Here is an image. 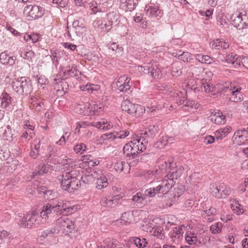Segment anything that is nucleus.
Masks as SVG:
<instances>
[{"instance_id": "nucleus-1", "label": "nucleus", "mask_w": 248, "mask_h": 248, "mask_svg": "<svg viewBox=\"0 0 248 248\" xmlns=\"http://www.w3.org/2000/svg\"><path fill=\"white\" fill-rule=\"evenodd\" d=\"M77 173L75 171H70L58 176V179L61 181V187L69 192H74L78 189L81 185L79 178L77 177Z\"/></svg>"}, {"instance_id": "nucleus-2", "label": "nucleus", "mask_w": 248, "mask_h": 248, "mask_svg": "<svg viewBox=\"0 0 248 248\" xmlns=\"http://www.w3.org/2000/svg\"><path fill=\"white\" fill-rule=\"evenodd\" d=\"M13 90L19 95L30 94L33 88L31 80L28 77H21L14 79L11 83Z\"/></svg>"}, {"instance_id": "nucleus-3", "label": "nucleus", "mask_w": 248, "mask_h": 248, "mask_svg": "<svg viewBox=\"0 0 248 248\" xmlns=\"http://www.w3.org/2000/svg\"><path fill=\"white\" fill-rule=\"evenodd\" d=\"M41 217L36 211H30L23 215L18 224L20 227L25 228L37 227L40 223Z\"/></svg>"}, {"instance_id": "nucleus-4", "label": "nucleus", "mask_w": 248, "mask_h": 248, "mask_svg": "<svg viewBox=\"0 0 248 248\" xmlns=\"http://www.w3.org/2000/svg\"><path fill=\"white\" fill-rule=\"evenodd\" d=\"M24 12L28 13V16L31 20L41 18L45 13L43 7L36 5H27L24 9Z\"/></svg>"}, {"instance_id": "nucleus-5", "label": "nucleus", "mask_w": 248, "mask_h": 248, "mask_svg": "<svg viewBox=\"0 0 248 248\" xmlns=\"http://www.w3.org/2000/svg\"><path fill=\"white\" fill-rule=\"evenodd\" d=\"M241 88L238 86L231 88L225 87L224 91L227 93V95L229 97V100L232 102L237 103L241 102L243 99V96L241 92Z\"/></svg>"}, {"instance_id": "nucleus-6", "label": "nucleus", "mask_w": 248, "mask_h": 248, "mask_svg": "<svg viewBox=\"0 0 248 248\" xmlns=\"http://www.w3.org/2000/svg\"><path fill=\"white\" fill-rule=\"evenodd\" d=\"M138 70L146 74H148L152 77L159 79L162 76V71L160 68L156 65H145L143 66H139Z\"/></svg>"}, {"instance_id": "nucleus-7", "label": "nucleus", "mask_w": 248, "mask_h": 248, "mask_svg": "<svg viewBox=\"0 0 248 248\" xmlns=\"http://www.w3.org/2000/svg\"><path fill=\"white\" fill-rule=\"evenodd\" d=\"M233 24L239 30L248 28V12L245 11L240 13L232 20Z\"/></svg>"}, {"instance_id": "nucleus-8", "label": "nucleus", "mask_w": 248, "mask_h": 248, "mask_svg": "<svg viewBox=\"0 0 248 248\" xmlns=\"http://www.w3.org/2000/svg\"><path fill=\"white\" fill-rule=\"evenodd\" d=\"M57 224L66 234L71 232L75 229L74 222L66 216L62 217L57 219Z\"/></svg>"}, {"instance_id": "nucleus-9", "label": "nucleus", "mask_w": 248, "mask_h": 248, "mask_svg": "<svg viewBox=\"0 0 248 248\" xmlns=\"http://www.w3.org/2000/svg\"><path fill=\"white\" fill-rule=\"evenodd\" d=\"M175 182L172 179L166 177L155 187L157 194H167L174 185ZM159 196V195H158Z\"/></svg>"}, {"instance_id": "nucleus-10", "label": "nucleus", "mask_w": 248, "mask_h": 248, "mask_svg": "<svg viewBox=\"0 0 248 248\" xmlns=\"http://www.w3.org/2000/svg\"><path fill=\"white\" fill-rule=\"evenodd\" d=\"M130 78L126 75L121 77L117 82L118 90L120 92L127 93H131L130 89L132 83L130 84Z\"/></svg>"}, {"instance_id": "nucleus-11", "label": "nucleus", "mask_w": 248, "mask_h": 248, "mask_svg": "<svg viewBox=\"0 0 248 248\" xmlns=\"http://www.w3.org/2000/svg\"><path fill=\"white\" fill-rule=\"evenodd\" d=\"M54 214H59L57 204L52 205L47 203L43 206L42 211L40 213V216L43 219H46L49 216H52V215Z\"/></svg>"}, {"instance_id": "nucleus-12", "label": "nucleus", "mask_w": 248, "mask_h": 248, "mask_svg": "<svg viewBox=\"0 0 248 248\" xmlns=\"http://www.w3.org/2000/svg\"><path fill=\"white\" fill-rule=\"evenodd\" d=\"M139 0H120V8L125 12L133 11L139 4Z\"/></svg>"}, {"instance_id": "nucleus-13", "label": "nucleus", "mask_w": 248, "mask_h": 248, "mask_svg": "<svg viewBox=\"0 0 248 248\" xmlns=\"http://www.w3.org/2000/svg\"><path fill=\"white\" fill-rule=\"evenodd\" d=\"M16 60V57L10 55L7 51H4L0 54V61L1 64L7 66H13Z\"/></svg>"}, {"instance_id": "nucleus-14", "label": "nucleus", "mask_w": 248, "mask_h": 248, "mask_svg": "<svg viewBox=\"0 0 248 248\" xmlns=\"http://www.w3.org/2000/svg\"><path fill=\"white\" fill-rule=\"evenodd\" d=\"M144 10L146 12L147 16L157 19H159L163 14V12L155 6L146 5Z\"/></svg>"}, {"instance_id": "nucleus-15", "label": "nucleus", "mask_w": 248, "mask_h": 248, "mask_svg": "<svg viewBox=\"0 0 248 248\" xmlns=\"http://www.w3.org/2000/svg\"><path fill=\"white\" fill-rule=\"evenodd\" d=\"M226 62L228 64H231L234 67L243 65L241 57L233 53L229 54L226 56Z\"/></svg>"}, {"instance_id": "nucleus-16", "label": "nucleus", "mask_w": 248, "mask_h": 248, "mask_svg": "<svg viewBox=\"0 0 248 248\" xmlns=\"http://www.w3.org/2000/svg\"><path fill=\"white\" fill-rule=\"evenodd\" d=\"M49 169L48 166H46L45 163L42 162L36 164V169L32 172L31 177L32 179H33L36 176L46 173L48 172Z\"/></svg>"}, {"instance_id": "nucleus-17", "label": "nucleus", "mask_w": 248, "mask_h": 248, "mask_svg": "<svg viewBox=\"0 0 248 248\" xmlns=\"http://www.w3.org/2000/svg\"><path fill=\"white\" fill-rule=\"evenodd\" d=\"M210 120L218 125L223 124L226 122L225 116L219 110L217 111H215V113L210 116Z\"/></svg>"}, {"instance_id": "nucleus-18", "label": "nucleus", "mask_w": 248, "mask_h": 248, "mask_svg": "<svg viewBox=\"0 0 248 248\" xmlns=\"http://www.w3.org/2000/svg\"><path fill=\"white\" fill-rule=\"evenodd\" d=\"M184 171V168L182 166L176 167L170 169L168 174L165 177L167 179H177L182 175Z\"/></svg>"}, {"instance_id": "nucleus-19", "label": "nucleus", "mask_w": 248, "mask_h": 248, "mask_svg": "<svg viewBox=\"0 0 248 248\" xmlns=\"http://www.w3.org/2000/svg\"><path fill=\"white\" fill-rule=\"evenodd\" d=\"M69 204L70 203L66 201H58L56 204L59 214L71 213L73 209L71 208Z\"/></svg>"}, {"instance_id": "nucleus-20", "label": "nucleus", "mask_w": 248, "mask_h": 248, "mask_svg": "<svg viewBox=\"0 0 248 248\" xmlns=\"http://www.w3.org/2000/svg\"><path fill=\"white\" fill-rule=\"evenodd\" d=\"M119 196H108L102 198L101 204L102 206L112 207L118 203Z\"/></svg>"}, {"instance_id": "nucleus-21", "label": "nucleus", "mask_w": 248, "mask_h": 248, "mask_svg": "<svg viewBox=\"0 0 248 248\" xmlns=\"http://www.w3.org/2000/svg\"><path fill=\"white\" fill-rule=\"evenodd\" d=\"M38 191L40 194H43L44 198L47 200H52L57 196V194L53 190H49L44 186L39 187Z\"/></svg>"}, {"instance_id": "nucleus-22", "label": "nucleus", "mask_w": 248, "mask_h": 248, "mask_svg": "<svg viewBox=\"0 0 248 248\" xmlns=\"http://www.w3.org/2000/svg\"><path fill=\"white\" fill-rule=\"evenodd\" d=\"M87 107V111L89 112L88 115H98V114L103 111V106L101 105H97L96 104H88L85 105L84 108Z\"/></svg>"}, {"instance_id": "nucleus-23", "label": "nucleus", "mask_w": 248, "mask_h": 248, "mask_svg": "<svg viewBox=\"0 0 248 248\" xmlns=\"http://www.w3.org/2000/svg\"><path fill=\"white\" fill-rule=\"evenodd\" d=\"M122 16L115 12L109 13L107 14V20L110 22L113 26H119Z\"/></svg>"}, {"instance_id": "nucleus-24", "label": "nucleus", "mask_w": 248, "mask_h": 248, "mask_svg": "<svg viewBox=\"0 0 248 248\" xmlns=\"http://www.w3.org/2000/svg\"><path fill=\"white\" fill-rule=\"evenodd\" d=\"M130 166L129 164L125 161H120L116 162L114 166V168L117 172H124L126 173L128 172Z\"/></svg>"}, {"instance_id": "nucleus-25", "label": "nucleus", "mask_w": 248, "mask_h": 248, "mask_svg": "<svg viewBox=\"0 0 248 248\" xmlns=\"http://www.w3.org/2000/svg\"><path fill=\"white\" fill-rule=\"evenodd\" d=\"M107 47L110 52L113 54L116 53L118 55L121 56L123 53V48L117 43L113 42L112 43L108 44Z\"/></svg>"}, {"instance_id": "nucleus-26", "label": "nucleus", "mask_w": 248, "mask_h": 248, "mask_svg": "<svg viewBox=\"0 0 248 248\" xmlns=\"http://www.w3.org/2000/svg\"><path fill=\"white\" fill-rule=\"evenodd\" d=\"M129 134L127 130L121 131L120 132H114L109 135H107L106 139L108 140H115V139H124Z\"/></svg>"}, {"instance_id": "nucleus-27", "label": "nucleus", "mask_w": 248, "mask_h": 248, "mask_svg": "<svg viewBox=\"0 0 248 248\" xmlns=\"http://www.w3.org/2000/svg\"><path fill=\"white\" fill-rule=\"evenodd\" d=\"M135 104L131 103L129 100H124L121 104V108L123 111L127 112L132 116Z\"/></svg>"}, {"instance_id": "nucleus-28", "label": "nucleus", "mask_w": 248, "mask_h": 248, "mask_svg": "<svg viewBox=\"0 0 248 248\" xmlns=\"http://www.w3.org/2000/svg\"><path fill=\"white\" fill-rule=\"evenodd\" d=\"M1 100V107L5 108L9 106L12 103V98L6 92H3L0 97Z\"/></svg>"}, {"instance_id": "nucleus-29", "label": "nucleus", "mask_w": 248, "mask_h": 248, "mask_svg": "<svg viewBox=\"0 0 248 248\" xmlns=\"http://www.w3.org/2000/svg\"><path fill=\"white\" fill-rule=\"evenodd\" d=\"M145 199V196L140 192H138L132 197V202L136 206L140 207L144 204V201Z\"/></svg>"}, {"instance_id": "nucleus-30", "label": "nucleus", "mask_w": 248, "mask_h": 248, "mask_svg": "<svg viewBox=\"0 0 248 248\" xmlns=\"http://www.w3.org/2000/svg\"><path fill=\"white\" fill-rule=\"evenodd\" d=\"M231 127L227 126L224 128H220L215 132L217 140H222L225 138L230 132Z\"/></svg>"}, {"instance_id": "nucleus-31", "label": "nucleus", "mask_w": 248, "mask_h": 248, "mask_svg": "<svg viewBox=\"0 0 248 248\" xmlns=\"http://www.w3.org/2000/svg\"><path fill=\"white\" fill-rule=\"evenodd\" d=\"M196 60L202 63L211 64L214 62L212 58L207 55L197 54L194 55Z\"/></svg>"}, {"instance_id": "nucleus-32", "label": "nucleus", "mask_w": 248, "mask_h": 248, "mask_svg": "<svg viewBox=\"0 0 248 248\" xmlns=\"http://www.w3.org/2000/svg\"><path fill=\"white\" fill-rule=\"evenodd\" d=\"M237 138L242 139L245 138L246 140H248V127L246 129L244 128L239 129L235 132L232 139L236 140Z\"/></svg>"}, {"instance_id": "nucleus-33", "label": "nucleus", "mask_w": 248, "mask_h": 248, "mask_svg": "<svg viewBox=\"0 0 248 248\" xmlns=\"http://www.w3.org/2000/svg\"><path fill=\"white\" fill-rule=\"evenodd\" d=\"M96 187L98 189H102L108 186V181L107 178L103 175L96 179L95 182Z\"/></svg>"}, {"instance_id": "nucleus-34", "label": "nucleus", "mask_w": 248, "mask_h": 248, "mask_svg": "<svg viewBox=\"0 0 248 248\" xmlns=\"http://www.w3.org/2000/svg\"><path fill=\"white\" fill-rule=\"evenodd\" d=\"M182 65L180 62H175L172 63L171 66V74L173 76L178 77L181 75Z\"/></svg>"}, {"instance_id": "nucleus-35", "label": "nucleus", "mask_w": 248, "mask_h": 248, "mask_svg": "<svg viewBox=\"0 0 248 248\" xmlns=\"http://www.w3.org/2000/svg\"><path fill=\"white\" fill-rule=\"evenodd\" d=\"M62 71L63 72V76H65L66 78L69 76L76 77L78 75V72L76 68H72L70 69V67L69 66L63 68L62 69Z\"/></svg>"}, {"instance_id": "nucleus-36", "label": "nucleus", "mask_w": 248, "mask_h": 248, "mask_svg": "<svg viewBox=\"0 0 248 248\" xmlns=\"http://www.w3.org/2000/svg\"><path fill=\"white\" fill-rule=\"evenodd\" d=\"M133 243L139 248H144L148 244L146 239H140V237H134Z\"/></svg>"}, {"instance_id": "nucleus-37", "label": "nucleus", "mask_w": 248, "mask_h": 248, "mask_svg": "<svg viewBox=\"0 0 248 248\" xmlns=\"http://www.w3.org/2000/svg\"><path fill=\"white\" fill-rule=\"evenodd\" d=\"M133 214L130 212H125L123 213L121 216V224L131 223L132 221Z\"/></svg>"}, {"instance_id": "nucleus-38", "label": "nucleus", "mask_w": 248, "mask_h": 248, "mask_svg": "<svg viewBox=\"0 0 248 248\" xmlns=\"http://www.w3.org/2000/svg\"><path fill=\"white\" fill-rule=\"evenodd\" d=\"M145 110L146 109L143 107L138 104H135L132 116L140 117L145 112Z\"/></svg>"}, {"instance_id": "nucleus-39", "label": "nucleus", "mask_w": 248, "mask_h": 248, "mask_svg": "<svg viewBox=\"0 0 248 248\" xmlns=\"http://www.w3.org/2000/svg\"><path fill=\"white\" fill-rule=\"evenodd\" d=\"M221 190V186L217 187L216 184H213L210 186V192L211 194L217 198H219L220 197V192Z\"/></svg>"}, {"instance_id": "nucleus-40", "label": "nucleus", "mask_w": 248, "mask_h": 248, "mask_svg": "<svg viewBox=\"0 0 248 248\" xmlns=\"http://www.w3.org/2000/svg\"><path fill=\"white\" fill-rule=\"evenodd\" d=\"M185 240L189 245H195L196 244L198 239L194 233L190 232L186 235Z\"/></svg>"}, {"instance_id": "nucleus-41", "label": "nucleus", "mask_w": 248, "mask_h": 248, "mask_svg": "<svg viewBox=\"0 0 248 248\" xmlns=\"http://www.w3.org/2000/svg\"><path fill=\"white\" fill-rule=\"evenodd\" d=\"M154 129L155 131L156 130V129L155 128V126H154L152 128H149L148 132L144 131L143 132H141L140 134L143 136H140L139 140H145V138L147 137H148L149 138H153L152 135L155 132Z\"/></svg>"}, {"instance_id": "nucleus-42", "label": "nucleus", "mask_w": 248, "mask_h": 248, "mask_svg": "<svg viewBox=\"0 0 248 248\" xmlns=\"http://www.w3.org/2000/svg\"><path fill=\"white\" fill-rule=\"evenodd\" d=\"M179 59L184 62H189L193 60L192 54L188 52H183L178 56Z\"/></svg>"}, {"instance_id": "nucleus-43", "label": "nucleus", "mask_w": 248, "mask_h": 248, "mask_svg": "<svg viewBox=\"0 0 248 248\" xmlns=\"http://www.w3.org/2000/svg\"><path fill=\"white\" fill-rule=\"evenodd\" d=\"M93 125L100 129H109L108 126H110L109 124H107V121H105V120H102V121L100 122H94Z\"/></svg>"}, {"instance_id": "nucleus-44", "label": "nucleus", "mask_w": 248, "mask_h": 248, "mask_svg": "<svg viewBox=\"0 0 248 248\" xmlns=\"http://www.w3.org/2000/svg\"><path fill=\"white\" fill-rule=\"evenodd\" d=\"M222 226L221 222H217L210 226V231L214 234L219 233L221 232Z\"/></svg>"}, {"instance_id": "nucleus-45", "label": "nucleus", "mask_w": 248, "mask_h": 248, "mask_svg": "<svg viewBox=\"0 0 248 248\" xmlns=\"http://www.w3.org/2000/svg\"><path fill=\"white\" fill-rule=\"evenodd\" d=\"M52 2L57 7L64 8L68 5L69 0H52Z\"/></svg>"}, {"instance_id": "nucleus-46", "label": "nucleus", "mask_w": 248, "mask_h": 248, "mask_svg": "<svg viewBox=\"0 0 248 248\" xmlns=\"http://www.w3.org/2000/svg\"><path fill=\"white\" fill-rule=\"evenodd\" d=\"M159 173V170L158 169H155L153 170H148L144 173V176L148 179H151L155 176V177Z\"/></svg>"}, {"instance_id": "nucleus-47", "label": "nucleus", "mask_w": 248, "mask_h": 248, "mask_svg": "<svg viewBox=\"0 0 248 248\" xmlns=\"http://www.w3.org/2000/svg\"><path fill=\"white\" fill-rule=\"evenodd\" d=\"M233 210L236 211L238 215L242 214L244 212L243 206L239 203L238 201H235L233 203Z\"/></svg>"}, {"instance_id": "nucleus-48", "label": "nucleus", "mask_w": 248, "mask_h": 248, "mask_svg": "<svg viewBox=\"0 0 248 248\" xmlns=\"http://www.w3.org/2000/svg\"><path fill=\"white\" fill-rule=\"evenodd\" d=\"M107 248H125L124 246L117 241H109L106 245Z\"/></svg>"}, {"instance_id": "nucleus-49", "label": "nucleus", "mask_w": 248, "mask_h": 248, "mask_svg": "<svg viewBox=\"0 0 248 248\" xmlns=\"http://www.w3.org/2000/svg\"><path fill=\"white\" fill-rule=\"evenodd\" d=\"M36 78L37 80L38 83L40 85L41 87H42L43 88L45 87L43 86L44 85H46L48 83V80L46 77L44 75L41 76H37Z\"/></svg>"}, {"instance_id": "nucleus-50", "label": "nucleus", "mask_w": 248, "mask_h": 248, "mask_svg": "<svg viewBox=\"0 0 248 248\" xmlns=\"http://www.w3.org/2000/svg\"><path fill=\"white\" fill-rule=\"evenodd\" d=\"M221 190L220 192V197L219 198H226L231 192V190L230 187H221Z\"/></svg>"}, {"instance_id": "nucleus-51", "label": "nucleus", "mask_w": 248, "mask_h": 248, "mask_svg": "<svg viewBox=\"0 0 248 248\" xmlns=\"http://www.w3.org/2000/svg\"><path fill=\"white\" fill-rule=\"evenodd\" d=\"M168 140H155L153 143L154 147L156 149H163L167 144Z\"/></svg>"}, {"instance_id": "nucleus-52", "label": "nucleus", "mask_w": 248, "mask_h": 248, "mask_svg": "<svg viewBox=\"0 0 248 248\" xmlns=\"http://www.w3.org/2000/svg\"><path fill=\"white\" fill-rule=\"evenodd\" d=\"M86 150V146L84 143H80L79 144H77L74 147V150L76 153H80L83 154Z\"/></svg>"}, {"instance_id": "nucleus-53", "label": "nucleus", "mask_w": 248, "mask_h": 248, "mask_svg": "<svg viewBox=\"0 0 248 248\" xmlns=\"http://www.w3.org/2000/svg\"><path fill=\"white\" fill-rule=\"evenodd\" d=\"M99 86L98 85L95 84H87L85 87H84L82 89L83 91H87L88 92H90L91 93L93 91H97L99 89Z\"/></svg>"}, {"instance_id": "nucleus-54", "label": "nucleus", "mask_w": 248, "mask_h": 248, "mask_svg": "<svg viewBox=\"0 0 248 248\" xmlns=\"http://www.w3.org/2000/svg\"><path fill=\"white\" fill-rule=\"evenodd\" d=\"M156 194H157L156 187H151L146 189L145 191V196H147L150 197H154Z\"/></svg>"}, {"instance_id": "nucleus-55", "label": "nucleus", "mask_w": 248, "mask_h": 248, "mask_svg": "<svg viewBox=\"0 0 248 248\" xmlns=\"http://www.w3.org/2000/svg\"><path fill=\"white\" fill-rule=\"evenodd\" d=\"M222 41V39H217L216 40L212 41L211 42V45L213 48L220 49L221 48V43Z\"/></svg>"}, {"instance_id": "nucleus-56", "label": "nucleus", "mask_w": 248, "mask_h": 248, "mask_svg": "<svg viewBox=\"0 0 248 248\" xmlns=\"http://www.w3.org/2000/svg\"><path fill=\"white\" fill-rule=\"evenodd\" d=\"M73 28L76 30V31H79L80 29H83L84 27L82 23H80L78 20H75L72 24Z\"/></svg>"}, {"instance_id": "nucleus-57", "label": "nucleus", "mask_w": 248, "mask_h": 248, "mask_svg": "<svg viewBox=\"0 0 248 248\" xmlns=\"http://www.w3.org/2000/svg\"><path fill=\"white\" fill-rule=\"evenodd\" d=\"M202 88H203L205 92L208 93L214 91V87L207 83H203L202 84Z\"/></svg>"}, {"instance_id": "nucleus-58", "label": "nucleus", "mask_w": 248, "mask_h": 248, "mask_svg": "<svg viewBox=\"0 0 248 248\" xmlns=\"http://www.w3.org/2000/svg\"><path fill=\"white\" fill-rule=\"evenodd\" d=\"M34 56V53L32 50H30L29 51L26 52L24 56H22L23 58L24 59H27L29 60L30 61H32V58Z\"/></svg>"}, {"instance_id": "nucleus-59", "label": "nucleus", "mask_w": 248, "mask_h": 248, "mask_svg": "<svg viewBox=\"0 0 248 248\" xmlns=\"http://www.w3.org/2000/svg\"><path fill=\"white\" fill-rule=\"evenodd\" d=\"M173 232L171 234V237H174L175 238H178V235L182 233V229L180 228L179 227H175L173 229Z\"/></svg>"}, {"instance_id": "nucleus-60", "label": "nucleus", "mask_w": 248, "mask_h": 248, "mask_svg": "<svg viewBox=\"0 0 248 248\" xmlns=\"http://www.w3.org/2000/svg\"><path fill=\"white\" fill-rule=\"evenodd\" d=\"M60 77H61L60 75H58L53 76V77H54L53 80L54 81V83L58 84L59 83H61V85H62V84H63L64 83L65 84H66L67 83L66 82L64 79L61 78Z\"/></svg>"}, {"instance_id": "nucleus-61", "label": "nucleus", "mask_w": 248, "mask_h": 248, "mask_svg": "<svg viewBox=\"0 0 248 248\" xmlns=\"http://www.w3.org/2000/svg\"><path fill=\"white\" fill-rule=\"evenodd\" d=\"M33 108H34L36 111H39L41 110L42 108L41 104L43 105V103L41 102H37L32 101L31 102Z\"/></svg>"}, {"instance_id": "nucleus-62", "label": "nucleus", "mask_w": 248, "mask_h": 248, "mask_svg": "<svg viewBox=\"0 0 248 248\" xmlns=\"http://www.w3.org/2000/svg\"><path fill=\"white\" fill-rule=\"evenodd\" d=\"M6 29L8 31H10L13 35L18 36H21L23 34L15 30L14 28H12L11 26L7 25L6 26Z\"/></svg>"}, {"instance_id": "nucleus-63", "label": "nucleus", "mask_w": 248, "mask_h": 248, "mask_svg": "<svg viewBox=\"0 0 248 248\" xmlns=\"http://www.w3.org/2000/svg\"><path fill=\"white\" fill-rule=\"evenodd\" d=\"M204 212L206 215H207L208 216H209L215 215L217 213V210L214 207H210L209 209L206 210L204 211Z\"/></svg>"}, {"instance_id": "nucleus-64", "label": "nucleus", "mask_w": 248, "mask_h": 248, "mask_svg": "<svg viewBox=\"0 0 248 248\" xmlns=\"http://www.w3.org/2000/svg\"><path fill=\"white\" fill-rule=\"evenodd\" d=\"M30 41H31L32 43H35L39 40L40 35L38 33L30 34Z\"/></svg>"}]
</instances>
